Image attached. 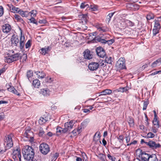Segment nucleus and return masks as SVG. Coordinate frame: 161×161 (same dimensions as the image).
Wrapping results in <instances>:
<instances>
[{
	"instance_id": "nucleus-1",
	"label": "nucleus",
	"mask_w": 161,
	"mask_h": 161,
	"mask_svg": "<svg viewBox=\"0 0 161 161\" xmlns=\"http://www.w3.org/2000/svg\"><path fill=\"white\" fill-rule=\"evenodd\" d=\"M22 153L25 159L28 161H37V160L34 159L35 150L32 147L29 145L24 146L22 149Z\"/></svg>"
},
{
	"instance_id": "nucleus-2",
	"label": "nucleus",
	"mask_w": 161,
	"mask_h": 161,
	"mask_svg": "<svg viewBox=\"0 0 161 161\" xmlns=\"http://www.w3.org/2000/svg\"><path fill=\"white\" fill-rule=\"evenodd\" d=\"M4 141L6 144L5 146V151L7 149H9L13 146V142L11 137L10 135H7L5 136Z\"/></svg>"
},
{
	"instance_id": "nucleus-3",
	"label": "nucleus",
	"mask_w": 161,
	"mask_h": 161,
	"mask_svg": "<svg viewBox=\"0 0 161 161\" xmlns=\"http://www.w3.org/2000/svg\"><path fill=\"white\" fill-rule=\"evenodd\" d=\"M39 149L40 152L44 155L47 154L50 150L49 146L44 143L41 144L39 147Z\"/></svg>"
},
{
	"instance_id": "nucleus-4",
	"label": "nucleus",
	"mask_w": 161,
	"mask_h": 161,
	"mask_svg": "<svg viewBox=\"0 0 161 161\" xmlns=\"http://www.w3.org/2000/svg\"><path fill=\"white\" fill-rule=\"evenodd\" d=\"M76 121L74 120H72L69 122L65 123L64 124V131L66 132L69 131L70 130L73 128V127Z\"/></svg>"
},
{
	"instance_id": "nucleus-5",
	"label": "nucleus",
	"mask_w": 161,
	"mask_h": 161,
	"mask_svg": "<svg viewBox=\"0 0 161 161\" xmlns=\"http://www.w3.org/2000/svg\"><path fill=\"white\" fill-rule=\"evenodd\" d=\"M146 144L153 149L161 147V145L159 143L156 144L155 142L152 141H149L148 142H146Z\"/></svg>"
},
{
	"instance_id": "nucleus-6",
	"label": "nucleus",
	"mask_w": 161,
	"mask_h": 161,
	"mask_svg": "<svg viewBox=\"0 0 161 161\" xmlns=\"http://www.w3.org/2000/svg\"><path fill=\"white\" fill-rule=\"evenodd\" d=\"M83 54L84 58L87 60L92 59L93 55V53L88 49H86L83 52Z\"/></svg>"
},
{
	"instance_id": "nucleus-7",
	"label": "nucleus",
	"mask_w": 161,
	"mask_h": 161,
	"mask_svg": "<svg viewBox=\"0 0 161 161\" xmlns=\"http://www.w3.org/2000/svg\"><path fill=\"white\" fill-rule=\"evenodd\" d=\"M123 58H121L117 61L116 64V66L118 69H125V61H124Z\"/></svg>"
},
{
	"instance_id": "nucleus-8",
	"label": "nucleus",
	"mask_w": 161,
	"mask_h": 161,
	"mask_svg": "<svg viewBox=\"0 0 161 161\" xmlns=\"http://www.w3.org/2000/svg\"><path fill=\"white\" fill-rule=\"evenodd\" d=\"M96 52L98 56L101 58H103L106 55L104 49L101 47H97L96 49Z\"/></svg>"
},
{
	"instance_id": "nucleus-9",
	"label": "nucleus",
	"mask_w": 161,
	"mask_h": 161,
	"mask_svg": "<svg viewBox=\"0 0 161 161\" xmlns=\"http://www.w3.org/2000/svg\"><path fill=\"white\" fill-rule=\"evenodd\" d=\"M99 66L97 63L95 62H92L88 65L89 69L92 71H94L97 70Z\"/></svg>"
},
{
	"instance_id": "nucleus-10",
	"label": "nucleus",
	"mask_w": 161,
	"mask_h": 161,
	"mask_svg": "<svg viewBox=\"0 0 161 161\" xmlns=\"http://www.w3.org/2000/svg\"><path fill=\"white\" fill-rule=\"evenodd\" d=\"M40 92L44 96L47 97L50 95L51 91L47 88H46L41 89Z\"/></svg>"
},
{
	"instance_id": "nucleus-11",
	"label": "nucleus",
	"mask_w": 161,
	"mask_h": 161,
	"mask_svg": "<svg viewBox=\"0 0 161 161\" xmlns=\"http://www.w3.org/2000/svg\"><path fill=\"white\" fill-rule=\"evenodd\" d=\"M11 29V26L10 25L8 24H6L2 26V29L4 33H8L10 31Z\"/></svg>"
},
{
	"instance_id": "nucleus-12",
	"label": "nucleus",
	"mask_w": 161,
	"mask_h": 161,
	"mask_svg": "<svg viewBox=\"0 0 161 161\" xmlns=\"http://www.w3.org/2000/svg\"><path fill=\"white\" fill-rule=\"evenodd\" d=\"M11 40L12 43H13L14 46H17V44L19 41L18 36L17 35H13L12 36Z\"/></svg>"
},
{
	"instance_id": "nucleus-13",
	"label": "nucleus",
	"mask_w": 161,
	"mask_h": 161,
	"mask_svg": "<svg viewBox=\"0 0 161 161\" xmlns=\"http://www.w3.org/2000/svg\"><path fill=\"white\" fill-rule=\"evenodd\" d=\"M21 154L20 151L18 149L13 150L12 153V157L14 160L18 157L20 156Z\"/></svg>"
},
{
	"instance_id": "nucleus-14",
	"label": "nucleus",
	"mask_w": 161,
	"mask_h": 161,
	"mask_svg": "<svg viewBox=\"0 0 161 161\" xmlns=\"http://www.w3.org/2000/svg\"><path fill=\"white\" fill-rule=\"evenodd\" d=\"M51 47L48 46L47 47L42 48L40 51V53L42 55H45L50 50Z\"/></svg>"
},
{
	"instance_id": "nucleus-15",
	"label": "nucleus",
	"mask_w": 161,
	"mask_h": 161,
	"mask_svg": "<svg viewBox=\"0 0 161 161\" xmlns=\"http://www.w3.org/2000/svg\"><path fill=\"white\" fill-rule=\"evenodd\" d=\"M128 88L127 86L120 87L119 89H118L116 90L113 91V93H114L115 94L117 93V92H126L128 90Z\"/></svg>"
},
{
	"instance_id": "nucleus-16",
	"label": "nucleus",
	"mask_w": 161,
	"mask_h": 161,
	"mask_svg": "<svg viewBox=\"0 0 161 161\" xmlns=\"http://www.w3.org/2000/svg\"><path fill=\"white\" fill-rule=\"evenodd\" d=\"M25 38L24 36L21 35L20 39L19 47L21 50H22L25 46Z\"/></svg>"
},
{
	"instance_id": "nucleus-17",
	"label": "nucleus",
	"mask_w": 161,
	"mask_h": 161,
	"mask_svg": "<svg viewBox=\"0 0 161 161\" xmlns=\"http://www.w3.org/2000/svg\"><path fill=\"white\" fill-rule=\"evenodd\" d=\"M32 132L30 130H26L24 133V136L28 138H30L32 140L33 139L32 136H31L32 134Z\"/></svg>"
},
{
	"instance_id": "nucleus-18",
	"label": "nucleus",
	"mask_w": 161,
	"mask_h": 161,
	"mask_svg": "<svg viewBox=\"0 0 161 161\" xmlns=\"http://www.w3.org/2000/svg\"><path fill=\"white\" fill-rule=\"evenodd\" d=\"M7 6L9 7L10 10H12V12L14 13H19V11L20 9L18 8L15 7L11 4H7Z\"/></svg>"
},
{
	"instance_id": "nucleus-19",
	"label": "nucleus",
	"mask_w": 161,
	"mask_h": 161,
	"mask_svg": "<svg viewBox=\"0 0 161 161\" xmlns=\"http://www.w3.org/2000/svg\"><path fill=\"white\" fill-rule=\"evenodd\" d=\"M93 40L95 41L96 42H101L103 44H106V40L102 38L99 36L95 37Z\"/></svg>"
},
{
	"instance_id": "nucleus-20",
	"label": "nucleus",
	"mask_w": 161,
	"mask_h": 161,
	"mask_svg": "<svg viewBox=\"0 0 161 161\" xmlns=\"http://www.w3.org/2000/svg\"><path fill=\"white\" fill-rule=\"evenodd\" d=\"M32 85L34 87L39 88L40 86V81L38 79H36L33 80Z\"/></svg>"
},
{
	"instance_id": "nucleus-21",
	"label": "nucleus",
	"mask_w": 161,
	"mask_h": 161,
	"mask_svg": "<svg viewBox=\"0 0 161 161\" xmlns=\"http://www.w3.org/2000/svg\"><path fill=\"white\" fill-rule=\"evenodd\" d=\"M150 161H158V159L157 158V156L155 154H152L149 155V157L148 158Z\"/></svg>"
},
{
	"instance_id": "nucleus-22",
	"label": "nucleus",
	"mask_w": 161,
	"mask_h": 161,
	"mask_svg": "<svg viewBox=\"0 0 161 161\" xmlns=\"http://www.w3.org/2000/svg\"><path fill=\"white\" fill-rule=\"evenodd\" d=\"M81 127H78L77 129H75L72 132L74 136L79 134L81 132Z\"/></svg>"
},
{
	"instance_id": "nucleus-23",
	"label": "nucleus",
	"mask_w": 161,
	"mask_h": 161,
	"mask_svg": "<svg viewBox=\"0 0 161 161\" xmlns=\"http://www.w3.org/2000/svg\"><path fill=\"white\" fill-rule=\"evenodd\" d=\"M36 73L37 75V77L38 78L42 79L44 78L46 75L45 74L42 72H40V71H37L36 72Z\"/></svg>"
},
{
	"instance_id": "nucleus-24",
	"label": "nucleus",
	"mask_w": 161,
	"mask_h": 161,
	"mask_svg": "<svg viewBox=\"0 0 161 161\" xmlns=\"http://www.w3.org/2000/svg\"><path fill=\"white\" fill-rule=\"evenodd\" d=\"M153 123L155 128H159L158 121L157 120V118H154Z\"/></svg>"
},
{
	"instance_id": "nucleus-25",
	"label": "nucleus",
	"mask_w": 161,
	"mask_h": 161,
	"mask_svg": "<svg viewBox=\"0 0 161 161\" xmlns=\"http://www.w3.org/2000/svg\"><path fill=\"white\" fill-rule=\"evenodd\" d=\"M64 128H63L60 127L58 126L56 129V132L58 135H59L60 134L64 133L66 132L64 131Z\"/></svg>"
},
{
	"instance_id": "nucleus-26",
	"label": "nucleus",
	"mask_w": 161,
	"mask_h": 161,
	"mask_svg": "<svg viewBox=\"0 0 161 161\" xmlns=\"http://www.w3.org/2000/svg\"><path fill=\"white\" fill-rule=\"evenodd\" d=\"M20 54L16 53L14 55H12V58L13 61H16L18 60L19 58H21L19 56Z\"/></svg>"
},
{
	"instance_id": "nucleus-27",
	"label": "nucleus",
	"mask_w": 161,
	"mask_h": 161,
	"mask_svg": "<svg viewBox=\"0 0 161 161\" xmlns=\"http://www.w3.org/2000/svg\"><path fill=\"white\" fill-rule=\"evenodd\" d=\"M89 121V120L88 119H86L84 120L81 123V125L80 127L84 128L87 125Z\"/></svg>"
},
{
	"instance_id": "nucleus-28",
	"label": "nucleus",
	"mask_w": 161,
	"mask_h": 161,
	"mask_svg": "<svg viewBox=\"0 0 161 161\" xmlns=\"http://www.w3.org/2000/svg\"><path fill=\"white\" fill-rule=\"evenodd\" d=\"M138 157L140 158H137L139 161H149V159H148V158H147L146 157H143L142 155H139Z\"/></svg>"
},
{
	"instance_id": "nucleus-29",
	"label": "nucleus",
	"mask_w": 161,
	"mask_h": 161,
	"mask_svg": "<svg viewBox=\"0 0 161 161\" xmlns=\"http://www.w3.org/2000/svg\"><path fill=\"white\" fill-rule=\"evenodd\" d=\"M26 76L28 80H30V78L33 76V72L32 70H28L26 73Z\"/></svg>"
},
{
	"instance_id": "nucleus-30",
	"label": "nucleus",
	"mask_w": 161,
	"mask_h": 161,
	"mask_svg": "<svg viewBox=\"0 0 161 161\" xmlns=\"http://www.w3.org/2000/svg\"><path fill=\"white\" fill-rule=\"evenodd\" d=\"M5 61L10 63L13 62L12 56L5 57Z\"/></svg>"
},
{
	"instance_id": "nucleus-31",
	"label": "nucleus",
	"mask_w": 161,
	"mask_h": 161,
	"mask_svg": "<svg viewBox=\"0 0 161 161\" xmlns=\"http://www.w3.org/2000/svg\"><path fill=\"white\" fill-rule=\"evenodd\" d=\"M47 121V119H46V117H45V119L43 117H41L38 121L40 124L42 125L45 123Z\"/></svg>"
},
{
	"instance_id": "nucleus-32",
	"label": "nucleus",
	"mask_w": 161,
	"mask_h": 161,
	"mask_svg": "<svg viewBox=\"0 0 161 161\" xmlns=\"http://www.w3.org/2000/svg\"><path fill=\"white\" fill-rule=\"evenodd\" d=\"M114 13V12L110 13L107 16L106 20V22H108V23L110 22L111 17L113 15Z\"/></svg>"
},
{
	"instance_id": "nucleus-33",
	"label": "nucleus",
	"mask_w": 161,
	"mask_h": 161,
	"mask_svg": "<svg viewBox=\"0 0 161 161\" xmlns=\"http://www.w3.org/2000/svg\"><path fill=\"white\" fill-rule=\"evenodd\" d=\"M100 132H97L94 136L93 140H98L100 137Z\"/></svg>"
},
{
	"instance_id": "nucleus-34",
	"label": "nucleus",
	"mask_w": 161,
	"mask_h": 161,
	"mask_svg": "<svg viewBox=\"0 0 161 161\" xmlns=\"http://www.w3.org/2000/svg\"><path fill=\"white\" fill-rule=\"evenodd\" d=\"M14 17L15 19L18 21H19L22 23L23 21V19H21L20 16L18 14H15L14 15Z\"/></svg>"
},
{
	"instance_id": "nucleus-35",
	"label": "nucleus",
	"mask_w": 161,
	"mask_h": 161,
	"mask_svg": "<svg viewBox=\"0 0 161 161\" xmlns=\"http://www.w3.org/2000/svg\"><path fill=\"white\" fill-rule=\"evenodd\" d=\"M27 11L24 12L22 11L21 10H20L19 11V14H20L22 17H27L28 14H27Z\"/></svg>"
},
{
	"instance_id": "nucleus-36",
	"label": "nucleus",
	"mask_w": 161,
	"mask_h": 161,
	"mask_svg": "<svg viewBox=\"0 0 161 161\" xmlns=\"http://www.w3.org/2000/svg\"><path fill=\"white\" fill-rule=\"evenodd\" d=\"M139 155H142L143 156V157H146L147 158H148L150 155L146 153L145 152H142V150H141Z\"/></svg>"
},
{
	"instance_id": "nucleus-37",
	"label": "nucleus",
	"mask_w": 161,
	"mask_h": 161,
	"mask_svg": "<svg viewBox=\"0 0 161 161\" xmlns=\"http://www.w3.org/2000/svg\"><path fill=\"white\" fill-rule=\"evenodd\" d=\"M125 22L126 24L130 26H133L134 25V23L129 20H125Z\"/></svg>"
},
{
	"instance_id": "nucleus-38",
	"label": "nucleus",
	"mask_w": 161,
	"mask_h": 161,
	"mask_svg": "<svg viewBox=\"0 0 161 161\" xmlns=\"http://www.w3.org/2000/svg\"><path fill=\"white\" fill-rule=\"evenodd\" d=\"M154 28L160 29V25L159 22L156 20L155 21Z\"/></svg>"
},
{
	"instance_id": "nucleus-39",
	"label": "nucleus",
	"mask_w": 161,
	"mask_h": 161,
	"mask_svg": "<svg viewBox=\"0 0 161 161\" xmlns=\"http://www.w3.org/2000/svg\"><path fill=\"white\" fill-rule=\"evenodd\" d=\"M149 103V101L148 99H147L146 101H144L143 103V110H146L147 108V107L148 104Z\"/></svg>"
},
{
	"instance_id": "nucleus-40",
	"label": "nucleus",
	"mask_w": 161,
	"mask_h": 161,
	"mask_svg": "<svg viewBox=\"0 0 161 161\" xmlns=\"http://www.w3.org/2000/svg\"><path fill=\"white\" fill-rule=\"evenodd\" d=\"M99 158L102 161H105L106 159V156L102 153H100L99 154Z\"/></svg>"
},
{
	"instance_id": "nucleus-41",
	"label": "nucleus",
	"mask_w": 161,
	"mask_h": 161,
	"mask_svg": "<svg viewBox=\"0 0 161 161\" xmlns=\"http://www.w3.org/2000/svg\"><path fill=\"white\" fill-rule=\"evenodd\" d=\"M159 63H160V62L159 59H158L152 63L151 65V66L152 67H155L157 66V64Z\"/></svg>"
},
{
	"instance_id": "nucleus-42",
	"label": "nucleus",
	"mask_w": 161,
	"mask_h": 161,
	"mask_svg": "<svg viewBox=\"0 0 161 161\" xmlns=\"http://www.w3.org/2000/svg\"><path fill=\"white\" fill-rule=\"evenodd\" d=\"M105 61L107 63L111 64L112 62V58L111 57H106L105 59Z\"/></svg>"
},
{
	"instance_id": "nucleus-43",
	"label": "nucleus",
	"mask_w": 161,
	"mask_h": 161,
	"mask_svg": "<svg viewBox=\"0 0 161 161\" xmlns=\"http://www.w3.org/2000/svg\"><path fill=\"white\" fill-rule=\"evenodd\" d=\"M104 95L107 94H110L112 92L111 90L108 89H106L104 90Z\"/></svg>"
},
{
	"instance_id": "nucleus-44",
	"label": "nucleus",
	"mask_w": 161,
	"mask_h": 161,
	"mask_svg": "<svg viewBox=\"0 0 161 161\" xmlns=\"http://www.w3.org/2000/svg\"><path fill=\"white\" fill-rule=\"evenodd\" d=\"M88 7V5L85 2L82 3L80 6V8H84L85 7Z\"/></svg>"
},
{
	"instance_id": "nucleus-45",
	"label": "nucleus",
	"mask_w": 161,
	"mask_h": 161,
	"mask_svg": "<svg viewBox=\"0 0 161 161\" xmlns=\"http://www.w3.org/2000/svg\"><path fill=\"white\" fill-rule=\"evenodd\" d=\"M44 133V132L43 130V128L42 127H40L39 128V133L38 134L39 136H42Z\"/></svg>"
},
{
	"instance_id": "nucleus-46",
	"label": "nucleus",
	"mask_w": 161,
	"mask_h": 161,
	"mask_svg": "<svg viewBox=\"0 0 161 161\" xmlns=\"http://www.w3.org/2000/svg\"><path fill=\"white\" fill-rule=\"evenodd\" d=\"M155 135L152 132H149L147 135V137L148 138H152Z\"/></svg>"
},
{
	"instance_id": "nucleus-47",
	"label": "nucleus",
	"mask_w": 161,
	"mask_h": 161,
	"mask_svg": "<svg viewBox=\"0 0 161 161\" xmlns=\"http://www.w3.org/2000/svg\"><path fill=\"white\" fill-rule=\"evenodd\" d=\"M128 122L130 125H133L134 121L132 117H130L129 118Z\"/></svg>"
},
{
	"instance_id": "nucleus-48",
	"label": "nucleus",
	"mask_w": 161,
	"mask_h": 161,
	"mask_svg": "<svg viewBox=\"0 0 161 161\" xmlns=\"http://www.w3.org/2000/svg\"><path fill=\"white\" fill-rule=\"evenodd\" d=\"M159 29H156V28H154L153 30V36H155L156 34L158 33V31Z\"/></svg>"
},
{
	"instance_id": "nucleus-49",
	"label": "nucleus",
	"mask_w": 161,
	"mask_h": 161,
	"mask_svg": "<svg viewBox=\"0 0 161 161\" xmlns=\"http://www.w3.org/2000/svg\"><path fill=\"white\" fill-rule=\"evenodd\" d=\"M114 42V40L113 39L106 40V43H107L108 45H111Z\"/></svg>"
},
{
	"instance_id": "nucleus-50",
	"label": "nucleus",
	"mask_w": 161,
	"mask_h": 161,
	"mask_svg": "<svg viewBox=\"0 0 161 161\" xmlns=\"http://www.w3.org/2000/svg\"><path fill=\"white\" fill-rule=\"evenodd\" d=\"M108 157L110 159H111L112 161H115V159H116L115 157L111 156L109 154H108Z\"/></svg>"
},
{
	"instance_id": "nucleus-51",
	"label": "nucleus",
	"mask_w": 161,
	"mask_h": 161,
	"mask_svg": "<svg viewBox=\"0 0 161 161\" xmlns=\"http://www.w3.org/2000/svg\"><path fill=\"white\" fill-rule=\"evenodd\" d=\"M125 138V139L126 142L128 143L130 141V136L129 134L127 136L126 135Z\"/></svg>"
},
{
	"instance_id": "nucleus-52",
	"label": "nucleus",
	"mask_w": 161,
	"mask_h": 161,
	"mask_svg": "<svg viewBox=\"0 0 161 161\" xmlns=\"http://www.w3.org/2000/svg\"><path fill=\"white\" fill-rule=\"evenodd\" d=\"M29 20L30 21L31 23H32L34 24H35L36 25H37V21H36V20L34 18L32 17Z\"/></svg>"
},
{
	"instance_id": "nucleus-53",
	"label": "nucleus",
	"mask_w": 161,
	"mask_h": 161,
	"mask_svg": "<svg viewBox=\"0 0 161 161\" xmlns=\"http://www.w3.org/2000/svg\"><path fill=\"white\" fill-rule=\"evenodd\" d=\"M29 14H31V15H33V17H35L36 16V10H32L31 12H30Z\"/></svg>"
},
{
	"instance_id": "nucleus-54",
	"label": "nucleus",
	"mask_w": 161,
	"mask_h": 161,
	"mask_svg": "<svg viewBox=\"0 0 161 161\" xmlns=\"http://www.w3.org/2000/svg\"><path fill=\"white\" fill-rule=\"evenodd\" d=\"M117 138L119 140V141L120 142H121V141H123L124 140V137L122 135L119 136H117Z\"/></svg>"
},
{
	"instance_id": "nucleus-55",
	"label": "nucleus",
	"mask_w": 161,
	"mask_h": 161,
	"mask_svg": "<svg viewBox=\"0 0 161 161\" xmlns=\"http://www.w3.org/2000/svg\"><path fill=\"white\" fill-rule=\"evenodd\" d=\"M12 92L18 95V96H20V93L15 88L12 91Z\"/></svg>"
},
{
	"instance_id": "nucleus-56",
	"label": "nucleus",
	"mask_w": 161,
	"mask_h": 161,
	"mask_svg": "<svg viewBox=\"0 0 161 161\" xmlns=\"http://www.w3.org/2000/svg\"><path fill=\"white\" fill-rule=\"evenodd\" d=\"M4 13L3 9L2 6H0V16H1Z\"/></svg>"
},
{
	"instance_id": "nucleus-57",
	"label": "nucleus",
	"mask_w": 161,
	"mask_h": 161,
	"mask_svg": "<svg viewBox=\"0 0 161 161\" xmlns=\"http://www.w3.org/2000/svg\"><path fill=\"white\" fill-rule=\"evenodd\" d=\"M31 42L30 41L28 40V41L26 42L25 44V48H28L31 46Z\"/></svg>"
},
{
	"instance_id": "nucleus-58",
	"label": "nucleus",
	"mask_w": 161,
	"mask_h": 161,
	"mask_svg": "<svg viewBox=\"0 0 161 161\" xmlns=\"http://www.w3.org/2000/svg\"><path fill=\"white\" fill-rule=\"evenodd\" d=\"M104 61L102 60L101 61H99L98 62V64L99 65V66H104Z\"/></svg>"
},
{
	"instance_id": "nucleus-59",
	"label": "nucleus",
	"mask_w": 161,
	"mask_h": 161,
	"mask_svg": "<svg viewBox=\"0 0 161 161\" xmlns=\"http://www.w3.org/2000/svg\"><path fill=\"white\" fill-rule=\"evenodd\" d=\"M84 59V58L82 57H79L77 59V61L78 62L81 63L83 62V60Z\"/></svg>"
},
{
	"instance_id": "nucleus-60",
	"label": "nucleus",
	"mask_w": 161,
	"mask_h": 161,
	"mask_svg": "<svg viewBox=\"0 0 161 161\" xmlns=\"http://www.w3.org/2000/svg\"><path fill=\"white\" fill-rule=\"evenodd\" d=\"M14 89V88L13 86H10L8 88V90L11 92H12Z\"/></svg>"
},
{
	"instance_id": "nucleus-61",
	"label": "nucleus",
	"mask_w": 161,
	"mask_h": 161,
	"mask_svg": "<svg viewBox=\"0 0 161 161\" xmlns=\"http://www.w3.org/2000/svg\"><path fill=\"white\" fill-rule=\"evenodd\" d=\"M153 16H151L150 15H147V20H150L151 19H153Z\"/></svg>"
},
{
	"instance_id": "nucleus-62",
	"label": "nucleus",
	"mask_w": 161,
	"mask_h": 161,
	"mask_svg": "<svg viewBox=\"0 0 161 161\" xmlns=\"http://www.w3.org/2000/svg\"><path fill=\"white\" fill-rule=\"evenodd\" d=\"M39 22L41 24H45L47 22V21L46 20L43 19L40 20L39 21Z\"/></svg>"
},
{
	"instance_id": "nucleus-63",
	"label": "nucleus",
	"mask_w": 161,
	"mask_h": 161,
	"mask_svg": "<svg viewBox=\"0 0 161 161\" xmlns=\"http://www.w3.org/2000/svg\"><path fill=\"white\" fill-rule=\"evenodd\" d=\"M6 70L5 68H3L2 69L0 70V75L1 74L4 72Z\"/></svg>"
},
{
	"instance_id": "nucleus-64",
	"label": "nucleus",
	"mask_w": 161,
	"mask_h": 161,
	"mask_svg": "<svg viewBox=\"0 0 161 161\" xmlns=\"http://www.w3.org/2000/svg\"><path fill=\"white\" fill-rule=\"evenodd\" d=\"M158 129V128H155L154 127L152 128V130L153 132H154V133H156L157 132Z\"/></svg>"
}]
</instances>
